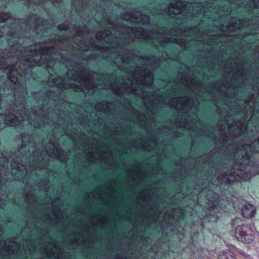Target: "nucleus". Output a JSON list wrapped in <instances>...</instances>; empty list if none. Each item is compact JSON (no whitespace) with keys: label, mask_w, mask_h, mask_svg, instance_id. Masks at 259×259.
<instances>
[{"label":"nucleus","mask_w":259,"mask_h":259,"mask_svg":"<svg viewBox=\"0 0 259 259\" xmlns=\"http://www.w3.org/2000/svg\"><path fill=\"white\" fill-rule=\"evenodd\" d=\"M235 162L231 173L220 175L212 186H219L221 194L238 182L249 180L254 174H259V138L251 144L238 146L234 154Z\"/></svg>","instance_id":"obj_1"},{"label":"nucleus","mask_w":259,"mask_h":259,"mask_svg":"<svg viewBox=\"0 0 259 259\" xmlns=\"http://www.w3.org/2000/svg\"><path fill=\"white\" fill-rule=\"evenodd\" d=\"M209 193L207 196V204L205 206L203 213L199 218L204 222H215L217 219L223 216V213H229L232 211L229 208L219 199V195L213 190H209Z\"/></svg>","instance_id":"obj_2"},{"label":"nucleus","mask_w":259,"mask_h":259,"mask_svg":"<svg viewBox=\"0 0 259 259\" xmlns=\"http://www.w3.org/2000/svg\"><path fill=\"white\" fill-rule=\"evenodd\" d=\"M235 236L239 241L249 243L254 238V228L248 225H240L236 228Z\"/></svg>","instance_id":"obj_3"},{"label":"nucleus","mask_w":259,"mask_h":259,"mask_svg":"<svg viewBox=\"0 0 259 259\" xmlns=\"http://www.w3.org/2000/svg\"><path fill=\"white\" fill-rule=\"evenodd\" d=\"M259 134V116L252 115L246 128V137L257 136Z\"/></svg>","instance_id":"obj_4"},{"label":"nucleus","mask_w":259,"mask_h":259,"mask_svg":"<svg viewBox=\"0 0 259 259\" xmlns=\"http://www.w3.org/2000/svg\"><path fill=\"white\" fill-rule=\"evenodd\" d=\"M23 148H26V147L22 144L17 151H12L11 153L14 163L16 164L17 169H19V165H22V158L25 154V153H22Z\"/></svg>","instance_id":"obj_5"},{"label":"nucleus","mask_w":259,"mask_h":259,"mask_svg":"<svg viewBox=\"0 0 259 259\" xmlns=\"http://www.w3.org/2000/svg\"><path fill=\"white\" fill-rule=\"evenodd\" d=\"M241 211L244 218H251L255 215L256 209L253 205L247 203L242 207Z\"/></svg>","instance_id":"obj_6"},{"label":"nucleus","mask_w":259,"mask_h":259,"mask_svg":"<svg viewBox=\"0 0 259 259\" xmlns=\"http://www.w3.org/2000/svg\"><path fill=\"white\" fill-rule=\"evenodd\" d=\"M51 49L50 47H46L44 48H41L39 49H35L33 50V52L35 54H38L40 56L45 55L48 54V51Z\"/></svg>","instance_id":"obj_7"},{"label":"nucleus","mask_w":259,"mask_h":259,"mask_svg":"<svg viewBox=\"0 0 259 259\" xmlns=\"http://www.w3.org/2000/svg\"><path fill=\"white\" fill-rule=\"evenodd\" d=\"M218 259H235V257L231 254L229 252H222Z\"/></svg>","instance_id":"obj_8"},{"label":"nucleus","mask_w":259,"mask_h":259,"mask_svg":"<svg viewBox=\"0 0 259 259\" xmlns=\"http://www.w3.org/2000/svg\"><path fill=\"white\" fill-rule=\"evenodd\" d=\"M9 17V15L8 14L0 12V19H2L0 21L1 23H4Z\"/></svg>","instance_id":"obj_9"},{"label":"nucleus","mask_w":259,"mask_h":259,"mask_svg":"<svg viewBox=\"0 0 259 259\" xmlns=\"http://www.w3.org/2000/svg\"><path fill=\"white\" fill-rule=\"evenodd\" d=\"M68 26L65 24H60L58 26V29L60 30H64L66 31L68 29Z\"/></svg>","instance_id":"obj_10"},{"label":"nucleus","mask_w":259,"mask_h":259,"mask_svg":"<svg viewBox=\"0 0 259 259\" xmlns=\"http://www.w3.org/2000/svg\"><path fill=\"white\" fill-rule=\"evenodd\" d=\"M155 58V56L154 55H149L146 56L141 57L142 59L145 60L147 61H150L152 58Z\"/></svg>","instance_id":"obj_11"},{"label":"nucleus","mask_w":259,"mask_h":259,"mask_svg":"<svg viewBox=\"0 0 259 259\" xmlns=\"http://www.w3.org/2000/svg\"><path fill=\"white\" fill-rule=\"evenodd\" d=\"M233 125H234V127H235V131H236L237 130H238V128H239V127L238 125V122L237 121H234L233 124H230V126L231 127Z\"/></svg>","instance_id":"obj_12"},{"label":"nucleus","mask_w":259,"mask_h":259,"mask_svg":"<svg viewBox=\"0 0 259 259\" xmlns=\"http://www.w3.org/2000/svg\"><path fill=\"white\" fill-rule=\"evenodd\" d=\"M123 63L128 64L130 62V59L128 57L124 58L122 59Z\"/></svg>","instance_id":"obj_13"},{"label":"nucleus","mask_w":259,"mask_h":259,"mask_svg":"<svg viewBox=\"0 0 259 259\" xmlns=\"http://www.w3.org/2000/svg\"><path fill=\"white\" fill-rule=\"evenodd\" d=\"M19 104L21 106V108H22V109L23 110H26V106H25V103H24V101H23V102H21L19 103Z\"/></svg>","instance_id":"obj_14"},{"label":"nucleus","mask_w":259,"mask_h":259,"mask_svg":"<svg viewBox=\"0 0 259 259\" xmlns=\"http://www.w3.org/2000/svg\"><path fill=\"white\" fill-rule=\"evenodd\" d=\"M228 204L230 206H231L232 208H233V210H234L235 211H237V209L236 207L235 206L234 203H229Z\"/></svg>","instance_id":"obj_15"},{"label":"nucleus","mask_w":259,"mask_h":259,"mask_svg":"<svg viewBox=\"0 0 259 259\" xmlns=\"http://www.w3.org/2000/svg\"><path fill=\"white\" fill-rule=\"evenodd\" d=\"M120 258L121 259H128L130 258L129 256H125V257H123L122 255L120 256Z\"/></svg>","instance_id":"obj_16"},{"label":"nucleus","mask_w":259,"mask_h":259,"mask_svg":"<svg viewBox=\"0 0 259 259\" xmlns=\"http://www.w3.org/2000/svg\"><path fill=\"white\" fill-rule=\"evenodd\" d=\"M98 106H103L104 105L103 102H99L97 104Z\"/></svg>","instance_id":"obj_17"},{"label":"nucleus","mask_w":259,"mask_h":259,"mask_svg":"<svg viewBox=\"0 0 259 259\" xmlns=\"http://www.w3.org/2000/svg\"><path fill=\"white\" fill-rule=\"evenodd\" d=\"M2 59H4V60H5V59H8V58H7V57H2Z\"/></svg>","instance_id":"obj_18"},{"label":"nucleus","mask_w":259,"mask_h":259,"mask_svg":"<svg viewBox=\"0 0 259 259\" xmlns=\"http://www.w3.org/2000/svg\"><path fill=\"white\" fill-rule=\"evenodd\" d=\"M143 16L144 17H146V16H147V14H146V13L143 14Z\"/></svg>","instance_id":"obj_19"},{"label":"nucleus","mask_w":259,"mask_h":259,"mask_svg":"<svg viewBox=\"0 0 259 259\" xmlns=\"http://www.w3.org/2000/svg\"><path fill=\"white\" fill-rule=\"evenodd\" d=\"M27 1H28V2H31V1H32V2H34V1H35V0H27Z\"/></svg>","instance_id":"obj_20"},{"label":"nucleus","mask_w":259,"mask_h":259,"mask_svg":"<svg viewBox=\"0 0 259 259\" xmlns=\"http://www.w3.org/2000/svg\"><path fill=\"white\" fill-rule=\"evenodd\" d=\"M240 130H241V133H242V132H243V129H242V126L240 127Z\"/></svg>","instance_id":"obj_21"},{"label":"nucleus","mask_w":259,"mask_h":259,"mask_svg":"<svg viewBox=\"0 0 259 259\" xmlns=\"http://www.w3.org/2000/svg\"><path fill=\"white\" fill-rule=\"evenodd\" d=\"M35 94V92H33L32 94V95H34Z\"/></svg>","instance_id":"obj_22"},{"label":"nucleus","mask_w":259,"mask_h":259,"mask_svg":"<svg viewBox=\"0 0 259 259\" xmlns=\"http://www.w3.org/2000/svg\"><path fill=\"white\" fill-rule=\"evenodd\" d=\"M28 196H29V195H26V198H27V199H28Z\"/></svg>","instance_id":"obj_23"},{"label":"nucleus","mask_w":259,"mask_h":259,"mask_svg":"<svg viewBox=\"0 0 259 259\" xmlns=\"http://www.w3.org/2000/svg\"><path fill=\"white\" fill-rule=\"evenodd\" d=\"M13 243L14 244H16V242H15V241H13Z\"/></svg>","instance_id":"obj_24"},{"label":"nucleus","mask_w":259,"mask_h":259,"mask_svg":"<svg viewBox=\"0 0 259 259\" xmlns=\"http://www.w3.org/2000/svg\"><path fill=\"white\" fill-rule=\"evenodd\" d=\"M103 75H107L106 74H104V73H103L102 74Z\"/></svg>","instance_id":"obj_25"},{"label":"nucleus","mask_w":259,"mask_h":259,"mask_svg":"<svg viewBox=\"0 0 259 259\" xmlns=\"http://www.w3.org/2000/svg\"><path fill=\"white\" fill-rule=\"evenodd\" d=\"M73 80H75V81H77V79H76L75 78H74Z\"/></svg>","instance_id":"obj_26"},{"label":"nucleus","mask_w":259,"mask_h":259,"mask_svg":"<svg viewBox=\"0 0 259 259\" xmlns=\"http://www.w3.org/2000/svg\"><path fill=\"white\" fill-rule=\"evenodd\" d=\"M96 48L98 49V48H99V46H96Z\"/></svg>","instance_id":"obj_27"},{"label":"nucleus","mask_w":259,"mask_h":259,"mask_svg":"<svg viewBox=\"0 0 259 259\" xmlns=\"http://www.w3.org/2000/svg\"><path fill=\"white\" fill-rule=\"evenodd\" d=\"M186 77H184V79L186 80Z\"/></svg>","instance_id":"obj_28"},{"label":"nucleus","mask_w":259,"mask_h":259,"mask_svg":"<svg viewBox=\"0 0 259 259\" xmlns=\"http://www.w3.org/2000/svg\"><path fill=\"white\" fill-rule=\"evenodd\" d=\"M99 33H101L102 31H99Z\"/></svg>","instance_id":"obj_29"},{"label":"nucleus","mask_w":259,"mask_h":259,"mask_svg":"<svg viewBox=\"0 0 259 259\" xmlns=\"http://www.w3.org/2000/svg\"><path fill=\"white\" fill-rule=\"evenodd\" d=\"M50 48H51V47H50ZM51 49H53V48H51V49L50 50H51Z\"/></svg>","instance_id":"obj_30"}]
</instances>
